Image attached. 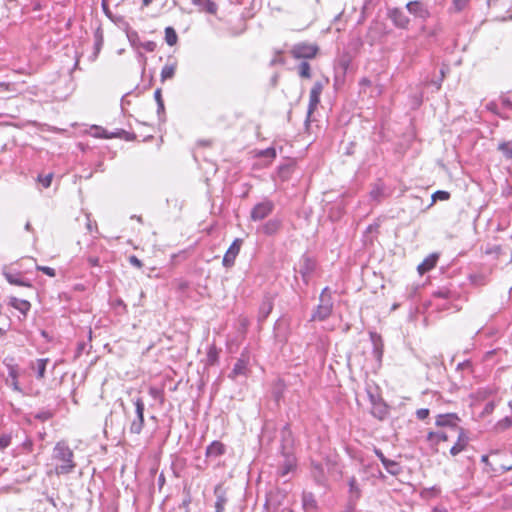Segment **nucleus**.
Here are the masks:
<instances>
[{
  "mask_svg": "<svg viewBox=\"0 0 512 512\" xmlns=\"http://www.w3.org/2000/svg\"><path fill=\"white\" fill-rule=\"evenodd\" d=\"M51 459L54 464L53 473L57 476L71 474L77 466L74 460V452L65 441H59L55 444Z\"/></svg>",
  "mask_w": 512,
  "mask_h": 512,
  "instance_id": "1",
  "label": "nucleus"
},
{
  "mask_svg": "<svg viewBox=\"0 0 512 512\" xmlns=\"http://www.w3.org/2000/svg\"><path fill=\"white\" fill-rule=\"evenodd\" d=\"M131 401L134 406L133 412L128 411L123 402H121V407L123 409L125 418L129 423V432L131 434L139 435L143 431L145 424V403L143 398L140 396L132 398Z\"/></svg>",
  "mask_w": 512,
  "mask_h": 512,
  "instance_id": "2",
  "label": "nucleus"
},
{
  "mask_svg": "<svg viewBox=\"0 0 512 512\" xmlns=\"http://www.w3.org/2000/svg\"><path fill=\"white\" fill-rule=\"evenodd\" d=\"M333 299L329 287L323 288L319 296V304L311 315V321H325L333 312Z\"/></svg>",
  "mask_w": 512,
  "mask_h": 512,
  "instance_id": "3",
  "label": "nucleus"
},
{
  "mask_svg": "<svg viewBox=\"0 0 512 512\" xmlns=\"http://www.w3.org/2000/svg\"><path fill=\"white\" fill-rule=\"evenodd\" d=\"M317 267L316 260L308 254H303L299 260L298 268L295 271L301 276L303 283L307 286Z\"/></svg>",
  "mask_w": 512,
  "mask_h": 512,
  "instance_id": "4",
  "label": "nucleus"
},
{
  "mask_svg": "<svg viewBox=\"0 0 512 512\" xmlns=\"http://www.w3.org/2000/svg\"><path fill=\"white\" fill-rule=\"evenodd\" d=\"M287 496V492L283 489L272 490L267 494L264 506L271 512H279L280 508L284 506Z\"/></svg>",
  "mask_w": 512,
  "mask_h": 512,
  "instance_id": "5",
  "label": "nucleus"
},
{
  "mask_svg": "<svg viewBox=\"0 0 512 512\" xmlns=\"http://www.w3.org/2000/svg\"><path fill=\"white\" fill-rule=\"evenodd\" d=\"M319 48L315 44L298 43L291 49V55L295 59H312L316 56Z\"/></svg>",
  "mask_w": 512,
  "mask_h": 512,
  "instance_id": "6",
  "label": "nucleus"
},
{
  "mask_svg": "<svg viewBox=\"0 0 512 512\" xmlns=\"http://www.w3.org/2000/svg\"><path fill=\"white\" fill-rule=\"evenodd\" d=\"M274 208L275 205L273 201L264 199L252 208L250 218L252 221H261L268 217L273 212Z\"/></svg>",
  "mask_w": 512,
  "mask_h": 512,
  "instance_id": "7",
  "label": "nucleus"
},
{
  "mask_svg": "<svg viewBox=\"0 0 512 512\" xmlns=\"http://www.w3.org/2000/svg\"><path fill=\"white\" fill-rule=\"evenodd\" d=\"M461 419L456 413L438 414L436 416L435 425L440 428H446L452 432H456L461 426L459 422Z\"/></svg>",
  "mask_w": 512,
  "mask_h": 512,
  "instance_id": "8",
  "label": "nucleus"
},
{
  "mask_svg": "<svg viewBox=\"0 0 512 512\" xmlns=\"http://www.w3.org/2000/svg\"><path fill=\"white\" fill-rule=\"evenodd\" d=\"M323 88H324V84L321 81H316L313 84V86L310 90V95H309V103H308L306 121H309L310 116L317 109V107L320 103V96L323 91Z\"/></svg>",
  "mask_w": 512,
  "mask_h": 512,
  "instance_id": "9",
  "label": "nucleus"
},
{
  "mask_svg": "<svg viewBox=\"0 0 512 512\" xmlns=\"http://www.w3.org/2000/svg\"><path fill=\"white\" fill-rule=\"evenodd\" d=\"M242 242V239L236 238L229 246L222 260L224 267L231 268L235 264V259L240 252Z\"/></svg>",
  "mask_w": 512,
  "mask_h": 512,
  "instance_id": "10",
  "label": "nucleus"
},
{
  "mask_svg": "<svg viewBox=\"0 0 512 512\" xmlns=\"http://www.w3.org/2000/svg\"><path fill=\"white\" fill-rule=\"evenodd\" d=\"M455 433H457V440L455 444L450 448V454L452 456H457L460 454L467 448L469 444V436L464 428H460Z\"/></svg>",
  "mask_w": 512,
  "mask_h": 512,
  "instance_id": "11",
  "label": "nucleus"
},
{
  "mask_svg": "<svg viewBox=\"0 0 512 512\" xmlns=\"http://www.w3.org/2000/svg\"><path fill=\"white\" fill-rule=\"evenodd\" d=\"M248 365L249 357L245 353H242L241 356L236 361V363L234 364V367L229 374V378L234 380L238 376H247L249 372Z\"/></svg>",
  "mask_w": 512,
  "mask_h": 512,
  "instance_id": "12",
  "label": "nucleus"
},
{
  "mask_svg": "<svg viewBox=\"0 0 512 512\" xmlns=\"http://www.w3.org/2000/svg\"><path fill=\"white\" fill-rule=\"evenodd\" d=\"M406 8L410 14L422 19L423 21L430 17V12L427 6L421 1H410L406 4Z\"/></svg>",
  "mask_w": 512,
  "mask_h": 512,
  "instance_id": "13",
  "label": "nucleus"
},
{
  "mask_svg": "<svg viewBox=\"0 0 512 512\" xmlns=\"http://www.w3.org/2000/svg\"><path fill=\"white\" fill-rule=\"evenodd\" d=\"M348 487H349V489H348L347 504L357 506V503L362 496V490H361L355 476H351L348 479Z\"/></svg>",
  "mask_w": 512,
  "mask_h": 512,
  "instance_id": "14",
  "label": "nucleus"
},
{
  "mask_svg": "<svg viewBox=\"0 0 512 512\" xmlns=\"http://www.w3.org/2000/svg\"><path fill=\"white\" fill-rule=\"evenodd\" d=\"M388 16L393 24L401 29H406L410 23L408 16L399 8L389 10Z\"/></svg>",
  "mask_w": 512,
  "mask_h": 512,
  "instance_id": "15",
  "label": "nucleus"
},
{
  "mask_svg": "<svg viewBox=\"0 0 512 512\" xmlns=\"http://www.w3.org/2000/svg\"><path fill=\"white\" fill-rule=\"evenodd\" d=\"M274 307L273 298L270 295H265L259 306L258 321L263 322L270 315Z\"/></svg>",
  "mask_w": 512,
  "mask_h": 512,
  "instance_id": "16",
  "label": "nucleus"
},
{
  "mask_svg": "<svg viewBox=\"0 0 512 512\" xmlns=\"http://www.w3.org/2000/svg\"><path fill=\"white\" fill-rule=\"evenodd\" d=\"M8 305L19 311L23 315V318H26L31 309V303L28 300L19 299L15 296L8 298Z\"/></svg>",
  "mask_w": 512,
  "mask_h": 512,
  "instance_id": "17",
  "label": "nucleus"
},
{
  "mask_svg": "<svg viewBox=\"0 0 512 512\" xmlns=\"http://www.w3.org/2000/svg\"><path fill=\"white\" fill-rule=\"evenodd\" d=\"M7 282L11 285L32 287L31 283L26 280L20 272H3Z\"/></svg>",
  "mask_w": 512,
  "mask_h": 512,
  "instance_id": "18",
  "label": "nucleus"
},
{
  "mask_svg": "<svg viewBox=\"0 0 512 512\" xmlns=\"http://www.w3.org/2000/svg\"><path fill=\"white\" fill-rule=\"evenodd\" d=\"M226 452L225 445L220 441H213L206 448L205 455L207 458H218Z\"/></svg>",
  "mask_w": 512,
  "mask_h": 512,
  "instance_id": "19",
  "label": "nucleus"
},
{
  "mask_svg": "<svg viewBox=\"0 0 512 512\" xmlns=\"http://www.w3.org/2000/svg\"><path fill=\"white\" fill-rule=\"evenodd\" d=\"M427 442L430 446H437L440 442H445L449 440V435L447 431L439 430V431H429L426 436Z\"/></svg>",
  "mask_w": 512,
  "mask_h": 512,
  "instance_id": "20",
  "label": "nucleus"
},
{
  "mask_svg": "<svg viewBox=\"0 0 512 512\" xmlns=\"http://www.w3.org/2000/svg\"><path fill=\"white\" fill-rule=\"evenodd\" d=\"M301 500L304 511H316L318 509L317 500L312 492L304 491Z\"/></svg>",
  "mask_w": 512,
  "mask_h": 512,
  "instance_id": "21",
  "label": "nucleus"
},
{
  "mask_svg": "<svg viewBox=\"0 0 512 512\" xmlns=\"http://www.w3.org/2000/svg\"><path fill=\"white\" fill-rule=\"evenodd\" d=\"M371 414L378 420H384L389 415V406L382 399L371 407Z\"/></svg>",
  "mask_w": 512,
  "mask_h": 512,
  "instance_id": "22",
  "label": "nucleus"
},
{
  "mask_svg": "<svg viewBox=\"0 0 512 512\" xmlns=\"http://www.w3.org/2000/svg\"><path fill=\"white\" fill-rule=\"evenodd\" d=\"M192 3L199 7L200 11H204L209 14H216L218 10L217 4L212 0H191Z\"/></svg>",
  "mask_w": 512,
  "mask_h": 512,
  "instance_id": "23",
  "label": "nucleus"
},
{
  "mask_svg": "<svg viewBox=\"0 0 512 512\" xmlns=\"http://www.w3.org/2000/svg\"><path fill=\"white\" fill-rule=\"evenodd\" d=\"M281 227V221L279 219H270L261 227V232L267 236L274 235L278 232Z\"/></svg>",
  "mask_w": 512,
  "mask_h": 512,
  "instance_id": "24",
  "label": "nucleus"
},
{
  "mask_svg": "<svg viewBox=\"0 0 512 512\" xmlns=\"http://www.w3.org/2000/svg\"><path fill=\"white\" fill-rule=\"evenodd\" d=\"M432 296L434 298L454 300L457 297V292L455 290H451L448 287H439L438 289L433 291Z\"/></svg>",
  "mask_w": 512,
  "mask_h": 512,
  "instance_id": "25",
  "label": "nucleus"
},
{
  "mask_svg": "<svg viewBox=\"0 0 512 512\" xmlns=\"http://www.w3.org/2000/svg\"><path fill=\"white\" fill-rule=\"evenodd\" d=\"M437 256L430 255L421 264L418 265L417 269L420 274H424L433 269L437 264Z\"/></svg>",
  "mask_w": 512,
  "mask_h": 512,
  "instance_id": "26",
  "label": "nucleus"
},
{
  "mask_svg": "<svg viewBox=\"0 0 512 512\" xmlns=\"http://www.w3.org/2000/svg\"><path fill=\"white\" fill-rule=\"evenodd\" d=\"M383 466L385 467L387 472L393 476L399 475L402 471V468L399 465V463H397L394 460H390V459L383 460Z\"/></svg>",
  "mask_w": 512,
  "mask_h": 512,
  "instance_id": "27",
  "label": "nucleus"
},
{
  "mask_svg": "<svg viewBox=\"0 0 512 512\" xmlns=\"http://www.w3.org/2000/svg\"><path fill=\"white\" fill-rule=\"evenodd\" d=\"M295 459L291 455H286L285 461L280 468V475L285 476L290 473L295 467Z\"/></svg>",
  "mask_w": 512,
  "mask_h": 512,
  "instance_id": "28",
  "label": "nucleus"
},
{
  "mask_svg": "<svg viewBox=\"0 0 512 512\" xmlns=\"http://www.w3.org/2000/svg\"><path fill=\"white\" fill-rule=\"evenodd\" d=\"M219 359V351L215 345H211L208 348L206 355V364L209 366L215 365Z\"/></svg>",
  "mask_w": 512,
  "mask_h": 512,
  "instance_id": "29",
  "label": "nucleus"
},
{
  "mask_svg": "<svg viewBox=\"0 0 512 512\" xmlns=\"http://www.w3.org/2000/svg\"><path fill=\"white\" fill-rule=\"evenodd\" d=\"M293 171V165L291 163H284L278 167V176L281 180L286 181L290 178Z\"/></svg>",
  "mask_w": 512,
  "mask_h": 512,
  "instance_id": "30",
  "label": "nucleus"
},
{
  "mask_svg": "<svg viewBox=\"0 0 512 512\" xmlns=\"http://www.w3.org/2000/svg\"><path fill=\"white\" fill-rule=\"evenodd\" d=\"M214 494L216 496L215 505H226L228 499L226 497V492L223 489L222 485L218 484L215 486Z\"/></svg>",
  "mask_w": 512,
  "mask_h": 512,
  "instance_id": "31",
  "label": "nucleus"
},
{
  "mask_svg": "<svg viewBox=\"0 0 512 512\" xmlns=\"http://www.w3.org/2000/svg\"><path fill=\"white\" fill-rule=\"evenodd\" d=\"M165 41L169 46H174L178 41V36L173 27L165 28Z\"/></svg>",
  "mask_w": 512,
  "mask_h": 512,
  "instance_id": "32",
  "label": "nucleus"
},
{
  "mask_svg": "<svg viewBox=\"0 0 512 512\" xmlns=\"http://www.w3.org/2000/svg\"><path fill=\"white\" fill-rule=\"evenodd\" d=\"M8 376L11 379V386H12L13 390H15L17 392H21V388H20L19 382H18V371L14 366L9 367Z\"/></svg>",
  "mask_w": 512,
  "mask_h": 512,
  "instance_id": "33",
  "label": "nucleus"
},
{
  "mask_svg": "<svg viewBox=\"0 0 512 512\" xmlns=\"http://www.w3.org/2000/svg\"><path fill=\"white\" fill-rule=\"evenodd\" d=\"M48 362V358H41L36 360V370L38 379H43L45 377L46 365Z\"/></svg>",
  "mask_w": 512,
  "mask_h": 512,
  "instance_id": "34",
  "label": "nucleus"
},
{
  "mask_svg": "<svg viewBox=\"0 0 512 512\" xmlns=\"http://www.w3.org/2000/svg\"><path fill=\"white\" fill-rule=\"evenodd\" d=\"M154 99L157 103V113L159 117H161L162 114H164V101L162 99V91L160 88L156 89L154 92Z\"/></svg>",
  "mask_w": 512,
  "mask_h": 512,
  "instance_id": "35",
  "label": "nucleus"
},
{
  "mask_svg": "<svg viewBox=\"0 0 512 512\" xmlns=\"http://www.w3.org/2000/svg\"><path fill=\"white\" fill-rule=\"evenodd\" d=\"M498 150L502 152L507 159H512V140L500 143Z\"/></svg>",
  "mask_w": 512,
  "mask_h": 512,
  "instance_id": "36",
  "label": "nucleus"
},
{
  "mask_svg": "<svg viewBox=\"0 0 512 512\" xmlns=\"http://www.w3.org/2000/svg\"><path fill=\"white\" fill-rule=\"evenodd\" d=\"M298 73L299 76L302 78H311V67L310 64L307 61H302L298 65Z\"/></svg>",
  "mask_w": 512,
  "mask_h": 512,
  "instance_id": "37",
  "label": "nucleus"
},
{
  "mask_svg": "<svg viewBox=\"0 0 512 512\" xmlns=\"http://www.w3.org/2000/svg\"><path fill=\"white\" fill-rule=\"evenodd\" d=\"M175 70V65H165L161 70V81L164 82L167 79L173 78Z\"/></svg>",
  "mask_w": 512,
  "mask_h": 512,
  "instance_id": "38",
  "label": "nucleus"
},
{
  "mask_svg": "<svg viewBox=\"0 0 512 512\" xmlns=\"http://www.w3.org/2000/svg\"><path fill=\"white\" fill-rule=\"evenodd\" d=\"M450 198V193L443 190H438L435 193L432 194V201L430 203V206H432L436 201L441 200H448Z\"/></svg>",
  "mask_w": 512,
  "mask_h": 512,
  "instance_id": "39",
  "label": "nucleus"
},
{
  "mask_svg": "<svg viewBox=\"0 0 512 512\" xmlns=\"http://www.w3.org/2000/svg\"><path fill=\"white\" fill-rule=\"evenodd\" d=\"M367 391V395H368V399L370 401V404H371V407L378 403L380 400H382V397L380 396L379 393H377V389H375V391L371 388V387H368L366 389Z\"/></svg>",
  "mask_w": 512,
  "mask_h": 512,
  "instance_id": "40",
  "label": "nucleus"
},
{
  "mask_svg": "<svg viewBox=\"0 0 512 512\" xmlns=\"http://www.w3.org/2000/svg\"><path fill=\"white\" fill-rule=\"evenodd\" d=\"M12 441V435L3 433L0 435V451H4L7 447L10 446Z\"/></svg>",
  "mask_w": 512,
  "mask_h": 512,
  "instance_id": "41",
  "label": "nucleus"
},
{
  "mask_svg": "<svg viewBox=\"0 0 512 512\" xmlns=\"http://www.w3.org/2000/svg\"><path fill=\"white\" fill-rule=\"evenodd\" d=\"M94 38H95V49L98 52L102 45H103V32L101 28H97L94 32Z\"/></svg>",
  "mask_w": 512,
  "mask_h": 512,
  "instance_id": "42",
  "label": "nucleus"
},
{
  "mask_svg": "<svg viewBox=\"0 0 512 512\" xmlns=\"http://www.w3.org/2000/svg\"><path fill=\"white\" fill-rule=\"evenodd\" d=\"M258 155L260 157H265V158H269V159H274L277 155L276 153V150L275 148L273 147H269V148H266L264 150H261Z\"/></svg>",
  "mask_w": 512,
  "mask_h": 512,
  "instance_id": "43",
  "label": "nucleus"
},
{
  "mask_svg": "<svg viewBox=\"0 0 512 512\" xmlns=\"http://www.w3.org/2000/svg\"><path fill=\"white\" fill-rule=\"evenodd\" d=\"M370 196L373 200L375 201H380L381 198L383 197V188L380 187V186H375L371 192H370Z\"/></svg>",
  "mask_w": 512,
  "mask_h": 512,
  "instance_id": "44",
  "label": "nucleus"
},
{
  "mask_svg": "<svg viewBox=\"0 0 512 512\" xmlns=\"http://www.w3.org/2000/svg\"><path fill=\"white\" fill-rule=\"evenodd\" d=\"M52 178H53V174L52 173H49V174L44 175V176L39 175L38 176V181L42 184V186L44 188H48L51 185Z\"/></svg>",
  "mask_w": 512,
  "mask_h": 512,
  "instance_id": "45",
  "label": "nucleus"
},
{
  "mask_svg": "<svg viewBox=\"0 0 512 512\" xmlns=\"http://www.w3.org/2000/svg\"><path fill=\"white\" fill-rule=\"evenodd\" d=\"M95 129L98 131L95 136L96 137H99V138H104V139H109V138H113V137H116L118 135V133H111V134H108L107 131L103 128H100V127H95Z\"/></svg>",
  "mask_w": 512,
  "mask_h": 512,
  "instance_id": "46",
  "label": "nucleus"
},
{
  "mask_svg": "<svg viewBox=\"0 0 512 512\" xmlns=\"http://www.w3.org/2000/svg\"><path fill=\"white\" fill-rule=\"evenodd\" d=\"M469 0H452L453 8L455 11H462L468 4Z\"/></svg>",
  "mask_w": 512,
  "mask_h": 512,
  "instance_id": "47",
  "label": "nucleus"
},
{
  "mask_svg": "<svg viewBox=\"0 0 512 512\" xmlns=\"http://www.w3.org/2000/svg\"><path fill=\"white\" fill-rule=\"evenodd\" d=\"M36 269L38 271H41L43 272L44 274H46L47 276L49 277H54L56 275V271L54 268H51V267H48V266H40V265H37L36 266Z\"/></svg>",
  "mask_w": 512,
  "mask_h": 512,
  "instance_id": "48",
  "label": "nucleus"
},
{
  "mask_svg": "<svg viewBox=\"0 0 512 512\" xmlns=\"http://www.w3.org/2000/svg\"><path fill=\"white\" fill-rule=\"evenodd\" d=\"M470 281L474 285H485L486 284V278L483 275H471Z\"/></svg>",
  "mask_w": 512,
  "mask_h": 512,
  "instance_id": "49",
  "label": "nucleus"
},
{
  "mask_svg": "<svg viewBox=\"0 0 512 512\" xmlns=\"http://www.w3.org/2000/svg\"><path fill=\"white\" fill-rule=\"evenodd\" d=\"M140 46L147 52H153L157 45L154 41H146L141 43Z\"/></svg>",
  "mask_w": 512,
  "mask_h": 512,
  "instance_id": "50",
  "label": "nucleus"
},
{
  "mask_svg": "<svg viewBox=\"0 0 512 512\" xmlns=\"http://www.w3.org/2000/svg\"><path fill=\"white\" fill-rule=\"evenodd\" d=\"M52 417V413L49 411H41L35 415V418L41 421L49 420Z\"/></svg>",
  "mask_w": 512,
  "mask_h": 512,
  "instance_id": "51",
  "label": "nucleus"
},
{
  "mask_svg": "<svg viewBox=\"0 0 512 512\" xmlns=\"http://www.w3.org/2000/svg\"><path fill=\"white\" fill-rule=\"evenodd\" d=\"M429 409L427 408H421L416 411V416L419 420H424L429 416Z\"/></svg>",
  "mask_w": 512,
  "mask_h": 512,
  "instance_id": "52",
  "label": "nucleus"
},
{
  "mask_svg": "<svg viewBox=\"0 0 512 512\" xmlns=\"http://www.w3.org/2000/svg\"><path fill=\"white\" fill-rule=\"evenodd\" d=\"M129 263L136 268H141L143 266L142 261L139 258H137L135 255H131L129 257Z\"/></svg>",
  "mask_w": 512,
  "mask_h": 512,
  "instance_id": "53",
  "label": "nucleus"
},
{
  "mask_svg": "<svg viewBox=\"0 0 512 512\" xmlns=\"http://www.w3.org/2000/svg\"><path fill=\"white\" fill-rule=\"evenodd\" d=\"M498 425L503 429H507L512 426V418L505 417L498 423Z\"/></svg>",
  "mask_w": 512,
  "mask_h": 512,
  "instance_id": "54",
  "label": "nucleus"
},
{
  "mask_svg": "<svg viewBox=\"0 0 512 512\" xmlns=\"http://www.w3.org/2000/svg\"><path fill=\"white\" fill-rule=\"evenodd\" d=\"M87 262L91 267H98L100 266V260L97 256H88Z\"/></svg>",
  "mask_w": 512,
  "mask_h": 512,
  "instance_id": "55",
  "label": "nucleus"
},
{
  "mask_svg": "<svg viewBox=\"0 0 512 512\" xmlns=\"http://www.w3.org/2000/svg\"><path fill=\"white\" fill-rule=\"evenodd\" d=\"M190 503H191V497H190V495H187L185 497V499L182 501L180 508H183V509H185L186 512H188Z\"/></svg>",
  "mask_w": 512,
  "mask_h": 512,
  "instance_id": "56",
  "label": "nucleus"
},
{
  "mask_svg": "<svg viewBox=\"0 0 512 512\" xmlns=\"http://www.w3.org/2000/svg\"><path fill=\"white\" fill-rule=\"evenodd\" d=\"M375 454H376V456L379 458V460L381 461V463H382V464H383V460H387V459H388V458H386V457L384 456V454L382 453V451H381V450H379V449H376V450H375Z\"/></svg>",
  "mask_w": 512,
  "mask_h": 512,
  "instance_id": "57",
  "label": "nucleus"
},
{
  "mask_svg": "<svg viewBox=\"0 0 512 512\" xmlns=\"http://www.w3.org/2000/svg\"><path fill=\"white\" fill-rule=\"evenodd\" d=\"M115 306L122 307L124 310H126V307H127L126 304L124 303V301L120 298L115 300Z\"/></svg>",
  "mask_w": 512,
  "mask_h": 512,
  "instance_id": "58",
  "label": "nucleus"
},
{
  "mask_svg": "<svg viewBox=\"0 0 512 512\" xmlns=\"http://www.w3.org/2000/svg\"><path fill=\"white\" fill-rule=\"evenodd\" d=\"M373 352H374L375 356H376L378 359H380V358H381V356H382V350H381V349H380L376 344H375V346H374V351H373Z\"/></svg>",
  "mask_w": 512,
  "mask_h": 512,
  "instance_id": "59",
  "label": "nucleus"
},
{
  "mask_svg": "<svg viewBox=\"0 0 512 512\" xmlns=\"http://www.w3.org/2000/svg\"><path fill=\"white\" fill-rule=\"evenodd\" d=\"M359 84L361 86H370L371 85V81L368 78L364 77V78H362L360 80Z\"/></svg>",
  "mask_w": 512,
  "mask_h": 512,
  "instance_id": "60",
  "label": "nucleus"
},
{
  "mask_svg": "<svg viewBox=\"0 0 512 512\" xmlns=\"http://www.w3.org/2000/svg\"><path fill=\"white\" fill-rule=\"evenodd\" d=\"M355 510H356L355 505L346 504L345 510L343 512H355Z\"/></svg>",
  "mask_w": 512,
  "mask_h": 512,
  "instance_id": "61",
  "label": "nucleus"
},
{
  "mask_svg": "<svg viewBox=\"0 0 512 512\" xmlns=\"http://www.w3.org/2000/svg\"><path fill=\"white\" fill-rule=\"evenodd\" d=\"M23 446H24L25 448H27V449L31 450V449H32V446H33V443H32V441H31V440H27V441H25V442L23 443Z\"/></svg>",
  "mask_w": 512,
  "mask_h": 512,
  "instance_id": "62",
  "label": "nucleus"
},
{
  "mask_svg": "<svg viewBox=\"0 0 512 512\" xmlns=\"http://www.w3.org/2000/svg\"><path fill=\"white\" fill-rule=\"evenodd\" d=\"M503 105L507 108H511L512 109V102L509 100V99H504L503 100Z\"/></svg>",
  "mask_w": 512,
  "mask_h": 512,
  "instance_id": "63",
  "label": "nucleus"
},
{
  "mask_svg": "<svg viewBox=\"0 0 512 512\" xmlns=\"http://www.w3.org/2000/svg\"><path fill=\"white\" fill-rule=\"evenodd\" d=\"M225 505H215V512H223Z\"/></svg>",
  "mask_w": 512,
  "mask_h": 512,
  "instance_id": "64",
  "label": "nucleus"
}]
</instances>
